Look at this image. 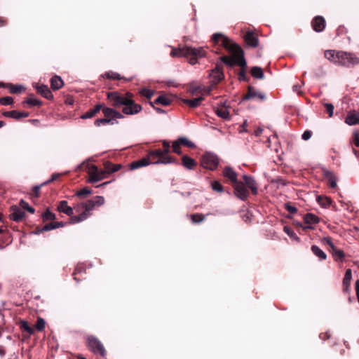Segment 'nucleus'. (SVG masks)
Segmentation results:
<instances>
[{"label": "nucleus", "instance_id": "22", "mask_svg": "<svg viewBox=\"0 0 359 359\" xmlns=\"http://www.w3.org/2000/svg\"><path fill=\"white\" fill-rule=\"evenodd\" d=\"M324 55L325 57L330 62L337 65L339 59V51H336L334 50H327L325 51Z\"/></svg>", "mask_w": 359, "mask_h": 359}, {"label": "nucleus", "instance_id": "31", "mask_svg": "<svg viewBox=\"0 0 359 359\" xmlns=\"http://www.w3.org/2000/svg\"><path fill=\"white\" fill-rule=\"evenodd\" d=\"M182 165L186 168L189 169V170L193 169L195 167V165H196L195 161L193 158H191L187 156H184L182 157Z\"/></svg>", "mask_w": 359, "mask_h": 359}, {"label": "nucleus", "instance_id": "44", "mask_svg": "<svg viewBox=\"0 0 359 359\" xmlns=\"http://www.w3.org/2000/svg\"><path fill=\"white\" fill-rule=\"evenodd\" d=\"M26 103L30 106H40L41 102L34 96H30L27 99Z\"/></svg>", "mask_w": 359, "mask_h": 359}, {"label": "nucleus", "instance_id": "48", "mask_svg": "<svg viewBox=\"0 0 359 359\" xmlns=\"http://www.w3.org/2000/svg\"><path fill=\"white\" fill-rule=\"evenodd\" d=\"M178 140L182 145L187 146L190 148L195 147V144L187 137H180Z\"/></svg>", "mask_w": 359, "mask_h": 359}, {"label": "nucleus", "instance_id": "11", "mask_svg": "<svg viewBox=\"0 0 359 359\" xmlns=\"http://www.w3.org/2000/svg\"><path fill=\"white\" fill-rule=\"evenodd\" d=\"M234 189L236 196L240 199L244 201L248 198V191L243 183L238 182L234 183Z\"/></svg>", "mask_w": 359, "mask_h": 359}, {"label": "nucleus", "instance_id": "27", "mask_svg": "<svg viewBox=\"0 0 359 359\" xmlns=\"http://www.w3.org/2000/svg\"><path fill=\"white\" fill-rule=\"evenodd\" d=\"M170 55L172 57H186V46H179L178 48H172Z\"/></svg>", "mask_w": 359, "mask_h": 359}, {"label": "nucleus", "instance_id": "12", "mask_svg": "<svg viewBox=\"0 0 359 359\" xmlns=\"http://www.w3.org/2000/svg\"><path fill=\"white\" fill-rule=\"evenodd\" d=\"M46 325L45 320L41 318H38L37 322L34 327H30L28 326L27 322L24 321V330H26L29 334H34V330L42 331Z\"/></svg>", "mask_w": 359, "mask_h": 359}, {"label": "nucleus", "instance_id": "14", "mask_svg": "<svg viewBox=\"0 0 359 359\" xmlns=\"http://www.w3.org/2000/svg\"><path fill=\"white\" fill-rule=\"evenodd\" d=\"M57 210L60 212H62L68 216H70V218L72 217H74L73 213L74 208H72V207L69 206L66 201H60L57 205Z\"/></svg>", "mask_w": 359, "mask_h": 359}, {"label": "nucleus", "instance_id": "63", "mask_svg": "<svg viewBox=\"0 0 359 359\" xmlns=\"http://www.w3.org/2000/svg\"><path fill=\"white\" fill-rule=\"evenodd\" d=\"M43 184H41V185H39V186H35L34 188H33V191L34 193L35 194L36 196H39V191L41 189V187L43 186Z\"/></svg>", "mask_w": 359, "mask_h": 359}, {"label": "nucleus", "instance_id": "59", "mask_svg": "<svg viewBox=\"0 0 359 359\" xmlns=\"http://www.w3.org/2000/svg\"><path fill=\"white\" fill-rule=\"evenodd\" d=\"M311 135H312V133H311V131H309V130H306V131H304V133L302 134V139H303L304 140L306 141V140H309V139L311 138Z\"/></svg>", "mask_w": 359, "mask_h": 359}, {"label": "nucleus", "instance_id": "21", "mask_svg": "<svg viewBox=\"0 0 359 359\" xmlns=\"http://www.w3.org/2000/svg\"><path fill=\"white\" fill-rule=\"evenodd\" d=\"M150 163H151L150 159L148 158V156H147L140 160L132 162L130 164V170H135L144 166H147Z\"/></svg>", "mask_w": 359, "mask_h": 359}, {"label": "nucleus", "instance_id": "18", "mask_svg": "<svg viewBox=\"0 0 359 359\" xmlns=\"http://www.w3.org/2000/svg\"><path fill=\"white\" fill-rule=\"evenodd\" d=\"M37 93L41 94L43 97L48 100H51L53 98V95L46 85H40L36 87Z\"/></svg>", "mask_w": 359, "mask_h": 359}, {"label": "nucleus", "instance_id": "1", "mask_svg": "<svg viewBox=\"0 0 359 359\" xmlns=\"http://www.w3.org/2000/svg\"><path fill=\"white\" fill-rule=\"evenodd\" d=\"M212 41L215 43L221 45L231 53V56H224L222 60L229 66L238 65L242 67L246 66L245 60L243 57L242 49L235 43H233L226 36L221 33H215L212 35Z\"/></svg>", "mask_w": 359, "mask_h": 359}, {"label": "nucleus", "instance_id": "54", "mask_svg": "<svg viewBox=\"0 0 359 359\" xmlns=\"http://www.w3.org/2000/svg\"><path fill=\"white\" fill-rule=\"evenodd\" d=\"M353 143L355 147H359V131L355 130L353 133Z\"/></svg>", "mask_w": 359, "mask_h": 359}, {"label": "nucleus", "instance_id": "62", "mask_svg": "<svg viewBox=\"0 0 359 359\" xmlns=\"http://www.w3.org/2000/svg\"><path fill=\"white\" fill-rule=\"evenodd\" d=\"M60 175L59 173H54V174H53L52 176H51V178L48 181L43 183V184H48V183H49L50 182H53V181L57 180L59 177Z\"/></svg>", "mask_w": 359, "mask_h": 359}, {"label": "nucleus", "instance_id": "10", "mask_svg": "<svg viewBox=\"0 0 359 359\" xmlns=\"http://www.w3.org/2000/svg\"><path fill=\"white\" fill-rule=\"evenodd\" d=\"M101 109L102 110L104 118H108L111 124H114V122L112 121L114 119H122L124 118L123 113H121L114 109L104 107L102 105V108Z\"/></svg>", "mask_w": 359, "mask_h": 359}, {"label": "nucleus", "instance_id": "49", "mask_svg": "<svg viewBox=\"0 0 359 359\" xmlns=\"http://www.w3.org/2000/svg\"><path fill=\"white\" fill-rule=\"evenodd\" d=\"M181 145L182 144H181L180 142L179 141V140L173 142L172 146V151L177 154H182V151H181V148H180Z\"/></svg>", "mask_w": 359, "mask_h": 359}, {"label": "nucleus", "instance_id": "26", "mask_svg": "<svg viewBox=\"0 0 359 359\" xmlns=\"http://www.w3.org/2000/svg\"><path fill=\"white\" fill-rule=\"evenodd\" d=\"M223 175L226 178L230 180L233 184L236 183L237 175L230 167H226L224 169Z\"/></svg>", "mask_w": 359, "mask_h": 359}, {"label": "nucleus", "instance_id": "15", "mask_svg": "<svg viewBox=\"0 0 359 359\" xmlns=\"http://www.w3.org/2000/svg\"><path fill=\"white\" fill-rule=\"evenodd\" d=\"M210 79L213 83H217L224 79V74L219 67H216L210 74Z\"/></svg>", "mask_w": 359, "mask_h": 359}, {"label": "nucleus", "instance_id": "4", "mask_svg": "<svg viewBox=\"0 0 359 359\" xmlns=\"http://www.w3.org/2000/svg\"><path fill=\"white\" fill-rule=\"evenodd\" d=\"M207 52L203 47L186 46V58L191 65H196L199 59L206 56Z\"/></svg>", "mask_w": 359, "mask_h": 359}, {"label": "nucleus", "instance_id": "58", "mask_svg": "<svg viewBox=\"0 0 359 359\" xmlns=\"http://www.w3.org/2000/svg\"><path fill=\"white\" fill-rule=\"evenodd\" d=\"M55 224L54 223H49V224H46L43 229H42V231H50V230H53V229H55Z\"/></svg>", "mask_w": 359, "mask_h": 359}, {"label": "nucleus", "instance_id": "5", "mask_svg": "<svg viewBox=\"0 0 359 359\" xmlns=\"http://www.w3.org/2000/svg\"><path fill=\"white\" fill-rule=\"evenodd\" d=\"M147 156L150 159L151 163L154 164H168L175 162V160L171 156H165L164 151L161 149L149 152Z\"/></svg>", "mask_w": 359, "mask_h": 359}, {"label": "nucleus", "instance_id": "32", "mask_svg": "<svg viewBox=\"0 0 359 359\" xmlns=\"http://www.w3.org/2000/svg\"><path fill=\"white\" fill-rule=\"evenodd\" d=\"M171 102L172 99L165 95H160L154 100L155 104H161L163 106H168Z\"/></svg>", "mask_w": 359, "mask_h": 359}, {"label": "nucleus", "instance_id": "3", "mask_svg": "<svg viewBox=\"0 0 359 359\" xmlns=\"http://www.w3.org/2000/svg\"><path fill=\"white\" fill-rule=\"evenodd\" d=\"M105 202L104 198L102 196H95L92 198L76 204L74 208L79 214L72 217L69 219L70 224H77L88 219L91 215V211L102 205Z\"/></svg>", "mask_w": 359, "mask_h": 359}, {"label": "nucleus", "instance_id": "19", "mask_svg": "<svg viewBox=\"0 0 359 359\" xmlns=\"http://www.w3.org/2000/svg\"><path fill=\"white\" fill-rule=\"evenodd\" d=\"M102 108V104H96L94 108L90 109L81 116V118L87 119L94 117Z\"/></svg>", "mask_w": 359, "mask_h": 359}, {"label": "nucleus", "instance_id": "34", "mask_svg": "<svg viewBox=\"0 0 359 359\" xmlns=\"http://www.w3.org/2000/svg\"><path fill=\"white\" fill-rule=\"evenodd\" d=\"M215 113L218 116H219L224 119H229V118H230L229 111L225 107L217 108L215 109Z\"/></svg>", "mask_w": 359, "mask_h": 359}, {"label": "nucleus", "instance_id": "13", "mask_svg": "<svg viewBox=\"0 0 359 359\" xmlns=\"http://www.w3.org/2000/svg\"><path fill=\"white\" fill-rule=\"evenodd\" d=\"M304 221L307 224L306 226L304 227V229H313L312 225L319 223L320 219L312 213H308L304 215Z\"/></svg>", "mask_w": 359, "mask_h": 359}, {"label": "nucleus", "instance_id": "46", "mask_svg": "<svg viewBox=\"0 0 359 359\" xmlns=\"http://www.w3.org/2000/svg\"><path fill=\"white\" fill-rule=\"evenodd\" d=\"M284 231L292 239L299 241V238L297 236V234L288 226L284 227Z\"/></svg>", "mask_w": 359, "mask_h": 359}, {"label": "nucleus", "instance_id": "36", "mask_svg": "<svg viewBox=\"0 0 359 359\" xmlns=\"http://www.w3.org/2000/svg\"><path fill=\"white\" fill-rule=\"evenodd\" d=\"M203 100V97H199L198 98L192 99V100H184V102L186 103L191 107L195 108L199 106L201 102Z\"/></svg>", "mask_w": 359, "mask_h": 359}, {"label": "nucleus", "instance_id": "56", "mask_svg": "<svg viewBox=\"0 0 359 359\" xmlns=\"http://www.w3.org/2000/svg\"><path fill=\"white\" fill-rule=\"evenodd\" d=\"M323 241L325 243L329 245V247L331 248V250H333L334 248H336L332 241V238L329 236L324 237L323 238Z\"/></svg>", "mask_w": 359, "mask_h": 359}, {"label": "nucleus", "instance_id": "33", "mask_svg": "<svg viewBox=\"0 0 359 359\" xmlns=\"http://www.w3.org/2000/svg\"><path fill=\"white\" fill-rule=\"evenodd\" d=\"M311 250L313 253L320 260H325L327 258L326 254L318 246L312 245Z\"/></svg>", "mask_w": 359, "mask_h": 359}, {"label": "nucleus", "instance_id": "55", "mask_svg": "<svg viewBox=\"0 0 359 359\" xmlns=\"http://www.w3.org/2000/svg\"><path fill=\"white\" fill-rule=\"evenodd\" d=\"M325 107L329 114V117H332L334 113V106L332 104L326 103L325 104Z\"/></svg>", "mask_w": 359, "mask_h": 359}, {"label": "nucleus", "instance_id": "23", "mask_svg": "<svg viewBox=\"0 0 359 359\" xmlns=\"http://www.w3.org/2000/svg\"><path fill=\"white\" fill-rule=\"evenodd\" d=\"M352 278V272L351 269H347L343 279V290L348 292L350 289L351 280Z\"/></svg>", "mask_w": 359, "mask_h": 359}, {"label": "nucleus", "instance_id": "53", "mask_svg": "<svg viewBox=\"0 0 359 359\" xmlns=\"http://www.w3.org/2000/svg\"><path fill=\"white\" fill-rule=\"evenodd\" d=\"M109 123H110L109 120L105 118L96 119L94 122L95 126L97 127H100L102 125H107Z\"/></svg>", "mask_w": 359, "mask_h": 359}, {"label": "nucleus", "instance_id": "41", "mask_svg": "<svg viewBox=\"0 0 359 359\" xmlns=\"http://www.w3.org/2000/svg\"><path fill=\"white\" fill-rule=\"evenodd\" d=\"M42 218L44 222L49 221V220H55L56 219L55 214L53 213L49 210V209H47L43 214H42Z\"/></svg>", "mask_w": 359, "mask_h": 359}, {"label": "nucleus", "instance_id": "16", "mask_svg": "<svg viewBox=\"0 0 359 359\" xmlns=\"http://www.w3.org/2000/svg\"><path fill=\"white\" fill-rule=\"evenodd\" d=\"M312 27L316 32H322L325 27V19L321 16H316L312 21Z\"/></svg>", "mask_w": 359, "mask_h": 359}, {"label": "nucleus", "instance_id": "51", "mask_svg": "<svg viewBox=\"0 0 359 359\" xmlns=\"http://www.w3.org/2000/svg\"><path fill=\"white\" fill-rule=\"evenodd\" d=\"M140 93L141 95L146 97L147 98H151L154 95V91L148 88H143L140 90Z\"/></svg>", "mask_w": 359, "mask_h": 359}, {"label": "nucleus", "instance_id": "35", "mask_svg": "<svg viewBox=\"0 0 359 359\" xmlns=\"http://www.w3.org/2000/svg\"><path fill=\"white\" fill-rule=\"evenodd\" d=\"M5 88H7L9 90V92L13 94L20 93L22 91V86L21 85L6 83Z\"/></svg>", "mask_w": 359, "mask_h": 359}, {"label": "nucleus", "instance_id": "40", "mask_svg": "<svg viewBox=\"0 0 359 359\" xmlns=\"http://www.w3.org/2000/svg\"><path fill=\"white\" fill-rule=\"evenodd\" d=\"M256 97H259L261 100H263L264 97L263 95H260L258 93H257L252 88H249L247 95L244 97V100H248V99L254 98Z\"/></svg>", "mask_w": 359, "mask_h": 359}, {"label": "nucleus", "instance_id": "64", "mask_svg": "<svg viewBox=\"0 0 359 359\" xmlns=\"http://www.w3.org/2000/svg\"><path fill=\"white\" fill-rule=\"evenodd\" d=\"M355 290L358 301L359 302V280L355 282Z\"/></svg>", "mask_w": 359, "mask_h": 359}, {"label": "nucleus", "instance_id": "61", "mask_svg": "<svg viewBox=\"0 0 359 359\" xmlns=\"http://www.w3.org/2000/svg\"><path fill=\"white\" fill-rule=\"evenodd\" d=\"M24 210H27L32 214L34 212V208L29 206V204L25 202H24Z\"/></svg>", "mask_w": 359, "mask_h": 359}, {"label": "nucleus", "instance_id": "28", "mask_svg": "<svg viewBox=\"0 0 359 359\" xmlns=\"http://www.w3.org/2000/svg\"><path fill=\"white\" fill-rule=\"evenodd\" d=\"M243 180L245 181V183L252 190V193L254 194H257V187L254 179L250 176L243 175Z\"/></svg>", "mask_w": 359, "mask_h": 359}, {"label": "nucleus", "instance_id": "6", "mask_svg": "<svg viewBox=\"0 0 359 359\" xmlns=\"http://www.w3.org/2000/svg\"><path fill=\"white\" fill-rule=\"evenodd\" d=\"M337 65L349 67L358 63V58L353 53L339 51Z\"/></svg>", "mask_w": 359, "mask_h": 359}, {"label": "nucleus", "instance_id": "60", "mask_svg": "<svg viewBox=\"0 0 359 359\" xmlns=\"http://www.w3.org/2000/svg\"><path fill=\"white\" fill-rule=\"evenodd\" d=\"M163 144L165 149L162 150V151H164V154L165 156H168V154L169 153V151H170V144H169V142L164 141Z\"/></svg>", "mask_w": 359, "mask_h": 359}, {"label": "nucleus", "instance_id": "45", "mask_svg": "<svg viewBox=\"0 0 359 359\" xmlns=\"http://www.w3.org/2000/svg\"><path fill=\"white\" fill-rule=\"evenodd\" d=\"M92 194V190L88 188H83L81 190L77 191L75 195L77 197L82 198L86 196L90 195Z\"/></svg>", "mask_w": 359, "mask_h": 359}, {"label": "nucleus", "instance_id": "50", "mask_svg": "<svg viewBox=\"0 0 359 359\" xmlns=\"http://www.w3.org/2000/svg\"><path fill=\"white\" fill-rule=\"evenodd\" d=\"M103 76L109 79H121L120 75L118 73L114 72H106Z\"/></svg>", "mask_w": 359, "mask_h": 359}, {"label": "nucleus", "instance_id": "8", "mask_svg": "<svg viewBox=\"0 0 359 359\" xmlns=\"http://www.w3.org/2000/svg\"><path fill=\"white\" fill-rule=\"evenodd\" d=\"M219 164V160L216 155L212 153H206L201 159V165L203 168L213 170Z\"/></svg>", "mask_w": 359, "mask_h": 359}, {"label": "nucleus", "instance_id": "2", "mask_svg": "<svg viewBox=\"0 0 359 359\" xmlns=\"http://www.w3.org/2000/svg\"><path fill=\"white\" fill-rule=\"evenodd\" d=\"M107 99L114 107L123 106L122 113L126 115H135L142 109V106L135 102L133 94L130 92L126 93L118 91L109 92L107 93Z\"/></svg>", "mask_w": 359, "mask_h": 359}, {"label": "nucleus", "instance_id": "47", "mask_svg": "<svg viewBox=\"0 0 359 359\" xmlns=\"http://www.w3.org/2000/svg\"><path fill=\"white\" fill-rule=\"evenodd\" d=\"M13 103V98L10 96H6L0 98V104L6 106L10 105Z\"/></svg>", "mask_w": 359, "mask_h": 359}, {"label": "nucleus", "instance_id": "30", "mask_svg": "<svg viewBox=\"0 0 359 359\" xmlns=\"http://www.w3.org/2000/svg\"><path fill=\"white\" fill-rule=\"evenodd\" d=\"M346 123L349 126L355 125L359 123V114L358 113H351L349 114L345 120Z\"/></svg>", "mask_w": 359, "mask_h": 359}, {"label": "nucleus", "instance_id": "42", "mask_svg": "<svg viewBox=\"0 0 359 359\" xmlns=\"http://www.w3.org/2000/svg\"><path fill=\"white\" fill-rule=\"evenodd\" d=\"M326 177L329 182V184L332 188H335L337 187V178L335 175L332 172H327L326 174Z\"/></svg>", "mask_w": 359, "mask_h": 359}, {"label": "nucleus", "instance_id": "9", "mask_svg": "<svg viewBox=\"0 0 359 359\" xmlns=\"http://www.w3.org/2000/svg\"><path fill=\"white\" fill-rule=\"evenodd\" d=\"M87 345L89 349L94 353L99 354L102 356L106 355L104 347L97 338H88Z\"/></svg>", "mask_w": 359, "mask_h": 359}, {"label": "nucleus", "instance_id": "57", "mask_svg": "<svg viewBox=\"0 0 359 359\" xmlns=\"http://www.w3.org/2000/svg\"><path fill=\"white\" fill-rule=\"evenodd\" d=\"M285 207L286 210L291 214H295L297 212V209L294 206H292L289 203H286L285 205Z\"/></svg>", "mask_w": 359, "mask_h": 359}, {"label": "nucleus", "instance_id": "39", "mask_svg": "<svg viewBox=\"0 0 359 359\" xmlns=\"http://www.w3.org/2000/svg\"><path fill=\"white\" fill-rule=\"evenodd\" d=\"M317 201L320 205H321L323 208H327L330 206V205L331 204V199L325 196H318Z\"/></svg>", "mask_w": 359, "mask_h": 359}, {"label": "nucleus", "instance_id": "17", "mask_svg": "<svg viewBox=\"0 0 359 359\" xmlns=\"http://www.w3.org/2000/svg\"><path fill=\"white\" fill-rule=\"evenodd\" d=\"M246 43L252 47H257L259 43L258 38L257 35L251 32H248L244 36Z\"/></svg>", "mask_w": 359, "mask_h": 359}, {"label": "nucleus", "instance_id": "20", "mask_svg": "<svg viewBox=\"0 0 359 359\" xmlns=\"http://www.w3.org/2000/svg\"><path fill=\"white\" fill-rule=\"evenodd\" d=\"M104 170L107 175L111 173L116 172L121 170L122 165L121 164H114L110 161H106L104 163Z\"/></svg>", "mask_w": 359, "mask_h": 359}, {"label": "nucleus", "instance_id": "52", "mask_svg": "<svg viewBox=\"0 0 359 359\" xmlns=\"http://www.w3.org/2000/svg\"><path fill=\"white\" fill-rule=\"evenodd\" d=\"M212 189L217 192H222L223 191V187L221 184L220 182L217 181H214L211 184Z\"/></svg>", "mask_w": 359, "mask_h": 359}, {"label": "nucleus", "instance_id": "43", "mask_svg": "<svg viewBox=\"0 0 359 359\" xmlns=\"http://www.w3.org/2000/svg\"><path fill=\"white\" fill-rule=\"evenodd\" d=\"M332 253L334 257L339 258L341 262L345 258V254L343 250L340 249H337V248H334L333 250H332Z\"/></svg>", "mask_w": 359, "mask_h": 359}, {"label": "nucleus", "instance_id": "25", "mask_svg": "<svg viewBox=\"0 0 359 359\" xmlns=\"http://www.w3.org/2000/svg\"><path fill=\"white\" fill-rule=\"evenodd\" d=\"M11 213L10 214V217L13 221L19 222L22 219V210L16 206L11 207Z\"/></svg>", "mask_w": 359, "mask_h": 359}, {"label": "nucleus", "instance_id": "37", "mask_svg": "<svg viewBox=\"0 0 359 359\" xmlns=\"http://www.w3.org/2000/svg\"><path fill=\"white\" fill-rule=\"evenodd\" d=\"M189 217L193 224H199L205 219V215L201 213L192 214Z\"/></svg>", "mask_w": 359, "mask_h": 359}, {"label": "nucleus", "instance_id": "38", "mask_svg": "<svg viewBox=\"0 0 359 359\" xmlns=\"http://www.w3.org/2000/svg\"><path fill=\"white\" fill-rule=\"evenodd\" d=\"M251 74L255 79H262L264 78L263 70L259 67H253L251 69Z\"/></svg>", "mask_w": 359, "mask_h": 359}, {"label": "nucleus", "instance_id": "29", "mask_svg": "<svg viewBox=\"0 0 359 359\" xmlns=\"http://www.w3.org/2000/svg\"><path fill=\"white\" fill-rule=\"evenodd\" d=\"M2 114L6 118H13L15 120H20L22 118V112L16 110L4 111L2 113Z\"/></svg>", "mask_w": 359, "mask_h": 359}, {"label": "nucleus", "instance_id": "7", "mask_svg": "<svg viewBox=\"0 0 359 359\" xmlns=\"http://www.w3.org/2000/svg\"><path fill=\"white\" fill-rule=\"evenodd\" d=\"M88 174L89 175L88 182L91 183L101 181L107 177L104 170H99L98 168L94 165L89 166Z\"/></svg>", "mask_w": 359, "mask_h": 359}, {"label": "nucleus", "instance_id": "24", "mask_svg": "<svg viewBox=\"0 0 359 359\" xmlns=\"http://www.w3.org/2000/svg\"><path fill=\"white\" fill-rule=\"evenodd\" d=\"M64 85V82L60 76H54L50 79V86L53 90L60 89Z\"/></svg>", "mask_w": 359, "mask_h": 359}]
</instances>
